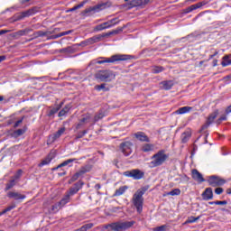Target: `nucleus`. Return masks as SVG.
<instances>
[{
  "label": "nucleus",
  "instance_id": "f257e3e1",
  "mask_svg": "<svg viewBox=\"0 0 231 231\" xmlns=\"http://www.w3.org/2000/svg\"><path fill=\"white\" fill-rule=\"evenodd\" d=\"M149 190V187H143L139 189L132 198V203L135 207L138 214H142L143 210V194Z\"/></svg>",
  "mask_w": 231,
  "mask_h": 231
},
{
  "label": "nucleus",
  "instance_id": "f03ea898",
  "mask_svg": "<svg viewBox=\"0 0 231 231\" xmlns=\"http://www.w3.org/2000/svg\"><path fill=\"white\" fill-rule=\"evenodd\" d=\"M103 60H94L90 62V64L95 65V64H113L115 62H120L124 60H129L131 59V56L127 54H116L111 56L110 58H101Z\"/></svg>",
  "mask_w": 231,
  "mask_h": 231
},
{
  "label": "nucleus",
  "instance_id": "7ed1b4c3",
  "mask_svg": "<svg viewBox=\"0 0 231 231\" xmlns=\"http://www.w3.org/2000/svg\"><path fill=\"white\" fill-rule=\"evenodd\" d=\"M168 159L169 155L165 153V150H160L157 153L152 156V161L148 163V167H150V169L160 167V165H163Z\"/></svg>",
  "mask_w": 231,
  "mask_h": 231
},
{
  "label": "nucleus",
  "instance_id": "20e7f679",
  "mask_svg": "<svg viewBox=\"0 0 231 231\" xmlns=\"http://www.w3.org/2000/svg\"><path fill=\"white\" fill-rule=\"evenodd\" d=\"M134 221H125V222H115L111 224H107L102 226V230H113V231H124L127 230V228H131L134 225Z\"/></svg>",
  "mask_w": 231,
  "mask_h": 231
},
{
  "label": "nucleus",
  "instance_id": "39448f33",
  "mask_svg": "<svg viewBox=\"0 0 231 231\" xmlns=\"http://www.w3.org/2000/svg\"><path fill=\"white\" fill-rule=\"evenodd\" d=\"M116 75L113 70L110 69H102L98 70L95 74V79L97 80H100V82H111V80H115Z\"/></svg>",
  "mask_w": 231,
  "mask_h": 231
},
{
  "label": "nucleus",
  "instance_id": "423d86ee",
  "mask_svg": "<svg viewBox=\"0 0 231 231\" xmlns=\"http://www.w3.org/2000/svg\"><path fill=\"white\" fill-rule=\"evenodd\" d=\"M106 8H109V3H101L92 7H88L82 12V14L86 15L87 14H91V12L93 14H97V12H100L101 10H106Z\"/></svg>",
  "mask_w": 231,
  "mask_h": 231
},
{
  "label": "nucleus",
  "instance_id": "0eeeda50",
  "mask_svg": "<svg viewBox=\"0 0 231 231\" xmlns=\"http://www.w3.org/2000/svg\"><path fill=\"white\" fill-rule=\"evenodd\" d=\"M208 183L210 187H223L226 180L217 175H212L208 177Z\"/></svg>",
  "mask_w": 231,
  "mask_h": 231
},
{
  "label": "nucleus",
  "instance_id": "6e6552de",
  "mask_svg": "<svg viewBox=\"0 0 231 231\" xmlns=\"http://www.w3.org/2000/svg\"><path fill=\"white\" fill-rule=\"evenodd\" d=\"M124 176L133 178L134 180H142L143 178V172L138 169H135L125 171Z\"/></svg>",
  "mask_w": 231,
  "mask_h": 231
},
{
  "label": "nucleus",
  "instance_id": "1a4fd4ad",
  "mask_svg": "<svg viewBox=\"0 0 231 231\" xmlns=\"http://www.w3.org/2000/svg\"><path fill=\"white\" fill-rule=\"evenodd\" d=\"M132 147H133V143L126 141L120 144V151L125 156H129V154L133 152V150L131 149Z\"/></svg>",
  "mask_w": 231,
  "mask_h": 231
},
{
  "label": "nucleus",
  "instance_id": "9d476101",
  "mask_svg": "<svg viewBox=\"0 0 231 231\" xmlns=\"http://www.w3.org/2000/svg\"><path fill=\"white\" fill-rule=\"evenodd\" d=\"M91 171V166L87 165L85 167H82L78 172H76L70 179V181H77L80 176H83V174H86V172H89Z\"/></svg>",
  "mask_w": 231,
  "mask_h": 231
},
{
  "label": "nucleus",
  "instance_id": "9b49d317",
  "mask_svg": "<svg viewBox=\"0 0 231 231\" xmlns=\"http://www.w3.org/2000/svg\"><path fill=\"white\" fill-rule=\"evenodd\" d=\"M217 115H219V110H215L208 116L206 124L202 125V131H204V129H208L210 126V125L214 123V120L217 118Z\"/></svg>",
  "mask_w": 231,
  "mask_h": 231
},
{
  "label": "nucleus",
  "instance_id": "f8f14e48",
  "mask_svg": "<svg viewBox=\"0 0 231 231\" xmlns=\"http://www.w3.org/2000/svg\"><path fill=\"white\" fill-rule=\"evenodd\" d=\"M191 178L194 180V181H197V183H204L205 181L203 174H201V172L196 169L191 171Z\"/></svg>",
  "mask_w": 231,
  "mask_h": 231
},
{
  "label": "nucleus",
  "instance_id": "ddd939ff",
  "mask_svg": "<svg viewBox=\"0 0 231 231\" xmlns=\"http://www.w3.org/2000/svg\"><path fill=\"white\" fill-rule=\"evenodd\" d=\"M82 185L83 183L79 181L77 183L74 184L73 187H71L69 191H67V194H69V196L71 198L72 196H75V194H77V192H79V190H80L82 189Z\"/></svg>",
  "mask_w": 231,
  "mask_h": 231
},
{
  "label": "nucleus",
  "instance_id": "4468645a",
  "mask_svg": "<svg viewBox=\"0 0 231 231\" xmlns=\"http://www.w3.org/2000/svg\"><path fill=\"white\" fill-rule=\"evenodd\" d=\"M149 4V0H131L128 3L129 8H134L136 6H145Z\"/></svg>",
  "mask_w": 231,
  "mask_h": 231
},
{
  "label": "nucleus",
  "instance_id": "2eb2a0df",
  "mask_svg": "<svg viewBox=\"0 0 231 231\" xmlns=\"http://www.w3.org/2000/svg\"><path fill=\"white\" fill-rule=\"evenodd\" d=\"M214 191H212V188H207L202 193V199L204 201H209V199H213Z\"/></svg>",
  "mask_w": 231,
  "mask_h": 231
},
{
  "label": "nucleus",
  "instance_id": "dca6fc26",
  "mask_svg": "<svg viewBox=\"0 0 231 231\" xmlns=\"http://www.w3.org/2000/svg\"><path fill=\"white\" fill-rule=\"evenodd\" d=\"M7 197H9L12 199H15L16 201H19V199H26V195H23L15 191H9L7 193Z\"/></svg>",
  "mask_w": 231,
  "mask_h": 231
},
{
  "label": "nucleus",
  "instance_id": "f3484780",
  "mask_svg": "<svg viewBox=\"0 0 231 231\" xmlns=\"http://www.w3.org/2000/svg\"><path fill=\"white\" fill-rule=\"evenodd\" d=\"M37 12H39V7H33L26 12L22 13L18 19L21 20L24 19V17H30V15L37 14Z\"/></svg>",
  "mask_w": 231,
  "mask_h": 231
},
{
  "label": "nucleus",
  "instance_id": "a211bd4d",
  "mask_svg": "<svg viewBox=\"0 0 231 231\" xmlns=\"http://www.w3.org/2000/svg\"><path fill=\"white\" fill-rule=\"evenodd\" d=\"M73 162H77V159H68V160L64 161L63 162H61L57 167L52 168V171H58V169L66 167L67 165H69V167H71V163H73Z\"/></svg>",
  "mask_w": 231,
  "mask_h": 231
},
{
  "label": "nucleus",
  "instance_id": "6ab92c4d",
  "mask_svg": "<svg viewBox=\"0 0 231 231\" xmlns=\"http://www.w3.org/2000/svg\"><path fill=\"white\" fill-rule=\"evenodd\" d=\"M104 37H106V35L103 34H97L96 36H93L91 38H88V44H96V42H100V41H102L104 39Z\"/></svg>",
  "mask_w": 231,
  "mask_h": 231
},
{
  "label": "nucleus",
  "instance_id": "aec40b11",
  "mask_svg": "<svg viewBox=\"0 0 231 231\" xmlns=\"http://www.w3.org/2000/svg\"><path fill=\"white\" fill-rule=\"evenodd\" d=\"M65 131H66L65 127H62L60 130H58L53 135L50 136L51 142H55V140H57L58 138H60V136L64 134Z\"/></svg>",
  "mask_w": 231,
  "mask_h": 231
},
{
  "label": "nucleus",
  "instance_id": "412c9836",
  "mask_svg": "<svg viewBox=\"0 0 231 231\" xmlns=\"http://www.w3.org/2000/svg\"><path fill=\"white\" fill-rule=\"evenodd\" d=\"M192 111V106H182L175 111V115H186V113H190Z\"/></svg>",
  "mask_w": 231,
  "mask_h": 231
},
{
  "label": "nucleus",
  "instance_id": "4be33fe9",
  "mask_svg": "<svg viewBox=\"0 0 231 231\" xmlns=\"http://www.w3.org/2000/svg\"><path fill=\"white\" fill-rule=\"evenodd\" d=\"M190 136H192L190 130L183 132L180 136L182 143H187L188 140H190Z\"/></svg>",
  "mask_w": 231,
  "mask_h": 231
},
{
  "label": "nucleus",
  "instance_id": "5701e85b",
  "mask_svg": "<svg viewBox=\"0 0 231 231\" xmlns=\"http://www.w3.org/2000/svg\"><path fill=\"white\" fill-rule=\"evenodd\" d=\"M134 136L140 142H150L149 137H147L143 132H138V133L134 134Z\"/></svg>",
  "mask_w": 231,
  "mask_h": 231
},
{
  "label": "nucleus",
  "instance_id": "b1692460",
  "mask_svg": "<svg viewBox=\"0 0 231 231\" xmlns=\"http://www.w3.org/2000/svg\"><path fill=\"white\" fill-rule=\"evenodd\" d=\"M161 85L162 86V89H172V86H174V81L173 80H166L161 82Z\"/></svg>",
  "mask_w": 231,
  "mask_h": 231
},
{
  "label": "nucleus",
  "instance_id": "393cba45",
  "mask_svg": "<svg viewBox=\"0 0 231 231\" xmlns=\"http://www.w3.org/2000/svg\"><path fill=\"white\" fill-rule=\"evenodd\" d=\"M26 133V130L24 129H18L14 131L13 133L10 134L12 138H19V136H23Z\"/></svg>",
  "mask_w": 231,
  "mask_h": 231
},
{
  "label": "nucleus",
  "instance_id": "a878e982",
  "mask_svg": "<svg viewBox=\"0 0 231 231\" xmlns=\"http://www.w3.org/2000/svg\"><path fill=\"white\" fill-rule=\"evenodd\" d=\"M89 120H91V116H89V115L85 116L79 121V123L77 125V129H80V126H81V125H84V124L89 123Z\"/></svg>",
  "mask_w": 231,
  "mask_h": 231
},
{
  "label": "nucleus",
  "instance_id": "bb28decb",
  "mask_svg": "<svg viewBox=\"0 0 231 231\" xmlns=\"http://www.w3.org/2000/svg\"><path fill=\"white\" fill-rule=\"evenodd\" d=\"M52 160H53V155L50 153L47 156V158L42 161V162L39 164V167H44V165H48Z\"/></svg>",
  "mask_w": 231,
  "mask_h": 231
},
{
  "label": "nucleus",
  "instance_id": "cd10ccee",
  "mask_svg": "<svg viewBox=\"0 0 231 231\" xmlns=\"http://www.w3.org/2000/svg\"><path fill=\"white\" fill-rule=\"evenodd\" d=\"M72 32H73L72 30H70V31H66V32H60V33H59V34L51 36L50 39H59V38H60V37H64V35H69V33H72Z\"/></svg>",
  "mask_w": 231,
  "mask_h": 231
},
{
  "label": "nucleus",
  "instance_id": "c85d7f7f",
  "mask_svg": "<svg viewBox=\"0 0 231 231\" xmlns=\"http://www.w3.org/2000/svg\"><path fill=\"white\" fill-rule=\"evenodd\" d=\"M127 189H129V187L127 186H122L119 189H117L114 194V196H122V194H124L125 192V190H127Z\"/></svg>",
  "mask_w": 231,
  "mask_h": 231
},
{
  "label": "nucleus",
  "instance_id": "c756f323",
  "mask_svg": "<svg viewBox=\"0 0 231 231\" xmlns=\"http://www.w3.org/2000/svg\"><path fill=\"white\" fill-rule=\"evenodd\" d=\"M142 151L143 152H151V151H154V145L146 143V144L143 145Z\"/></svg>",
  "mask_w": 231,
  "mask_h": 231
},
{
  "label": "nucleus",
  "instance_id": "7c9ffc66",
  "mask_svg": "<svg viewBox=\"0 0 231 231\" xmlns=\"http://www.w3.org/2000/svg\"><path fill=\"white\" fill-rule=\"evenodd\" d=\"M70 199H71V197L68 193H66L64 198H62L61 200L60 201V205H61V207H64V205H67V203H69Z\"/></svg>",
  "mask_w": 231,
  "mask_h": 231
},
{
  "label": "nucleus",
  "instance_id": "2f4dec72",
  "mask_svg": "<svg viewBox=\"0 0 231 231\" xmlns=\"http://www.w3.org/2000/svg\"><path fill=\"white\" fill-rule=\"evenodd\" d=\"M91 228H93V223L86 224L81 227L76 229L75 231H88V230H91Z\"/></svg>",
  "mask_w": 231,
  "mask_h": 231
},
{
  "label": "nucleus",
  "instance_id": "473e14b6",
  "mask_svg": "<svg viewBox=\"0 0 231 231\" xmlns=\"http://www.w3.org/2000/svg\"><path fill=\"white\" fill-rule=\"evenodd\" d=\"M181 194V189H174L171 191H169L166 193V196H180Z\"/></svg>",
  "mask_w": 231,
  "mask_h": 231
},
{
  "label": "nucleus",
  "instance_id": "72a5a7b5",
  "mask_svg": "<svg viewBox=\"0 0 231 231\" xmlns=\"http://www.w3.org/2000/svg\"><path fill=\"white\" fill-rule=\"evenodd\" d=\"M121 32H124V29L123 28H118V29L114 30L110 32L104 33L103 35H105V37H109V35H116V34L120 33Z\"/></svg>",
  "mask_w": 231,
  "mask_h": 231
},
{
  "label": "nucleus",
  "instance_id": "f704fd0d",
  "mask_svg": "<svg viewBox=\"0 0 231 231\" xmlns=\"http://www.w3.org/2000/svg\"><path fill=\"white\" fill-rule=\"evenodd\" d=\"M223 68H226V66H230L231 64V60L228 58V56H224L223 57V61L221 62Z\"/></svg>",
  "mask_w": 231,
  "mask_h": 231
},
{
  "label": "nucleus",
  "instance_id": "c9c22d12",
  "mask_svg": "<svg viewBox=\"0 0 231 231\" xmlns=\"http://www.w3.org/2000/svg\"><path fill=\"white\" fill-rule=\"evenodd\" d=\"M15 187V179H11L10 181L5 185V190H10Z\"/></svg>",
  "mask_w": 231,
  "mask_h": 231
},
{
  "label": "nucleus",
  "instance_id": "e433bc0d",
  "mask_svg": "<svg viewBox=\"0 0 231 231\" xmlns=\"http://www.w3.org/2000/svg\"><path fill=\"white\" fill-rule=\"evenodd\" d=\"M86 3H88V0H84L83 2H81L80 4H79L78 5L70 8L69 10V12H75V10H79V8H82L84 6V5H86Z\"/></svg>",
  "mask_w": 231,
  "mask_h": 231
},
{
  "label": "nucleus",
  "instance_id": "4c0bfd02",
  "mask_svg": "<svg viewBox=\"0 0 231 231\" xmlns=\"http://www.w3.org/2000/svg\"><path fill=\"white\" fill-rule=\"evenodd\" d=\"M60 208H62V205L60 202H58L51 207V212L52 213L59 212Z\"/></svg>",
  "mask_w": 231,
  "mask_h": 231
},
{
  "label": "nucleus",
  "instance_id": "58836bf2",
  "mask_svg": "<svg viewBox=\"0 0 231 231\" xmlns=\"http://www.w3.org/2000/svg\"><path fill=\"white\" fill-rule=\"evenodd\" d=\"M70 109L69 105H67L63 109H61L59 114L58 116H64V115H66V113H69Z\"/></svg>",
  "mask_w": 231,
  "mask_h": 231
},
{
  "label": "nucleus",
  "instance_id": "ea45409f",
  "mask_svg": "<svg viewBox=\"0 0 231 231\" xmlns=\"http://www.w3.org/2000/svg\"><path fill=\"white\" fill-rule=\"evenodd\" d=\"M113 24L109 23V22H106L97 26V30H106V28H111Z\"/></svg>",
  "mask_w": 231,
  "mask_h": 231
},
{
  "label": "nucleus",
  "instance_id": "a19ab883",
  "mask_svg": "<svg viewBox=\"0 0 231 231\" xmlns=\"http://www.w3.org/2000/svg\"><path fill=\"white\" fill-rule=\"evenodd\" d=\"M50 32L38 31L34 32V37H44L46 35H50Z\"/></svg>",
  "mask_w": 231,
  "mask_h": 231
},
{
  "label": "nucleus",
  "instance_id": "79ce46f5",
  "mask_svg": "<svg viewBox=\"0 0 231 231\" xmlns=\"http://www.w3.org/2000/svg\"><path fill=\"white\" fill-rule=\"evenodd\" d=\"M106 116L104 115V112L103 111H99L98 114H97L94 117V122H98V120H102V118Z\"/></svg>",
  "mask_w": 231,
  "mask_h": 231
},
{
  "label": "nucleus",
  "instance_id": "37998d69",
  "mask_svg": "<svg viewBox=\"0 0 231 231\" xmlns=\"http://www.w3.org/2000/svg\"><path fill=\"white\" fill-rule=\"evenodd\" d=\"M59 109H60V106L51 108L48 114V116H53V115L59 112Z\"/></svg>",
  "mask_w": 231,
  "mask_h": 231
},
{
  "label": "nucleus",
  "instance_id": "c03bdc74",
  "mask_svg": "<svg viewBox=\"0 0 231 231\" xmlns=\"http://www.w3.org/2000/svg\"><path fill=\"white\" fill-rule=\"evenodd\" d=\"M21 176H23V170H18L17 172L14 174V176L12 177V179L14 180L15 181L16 180H19Z\"/></svg>",
  "mask_w": 231,
  "mask_h": 231
},
{
  "label": "nucleus",
  "instance_id": "a18cd8bd",
  "mask_svg": "<svg viewBox=\"0 0 231 231\" xmlns=\"http://www.w3.org/2000/svg\"><path fill=\"white\" fill-rule=\"evenodd\" d=\"M162 71H163V67L161 66L153 67L152 69V73H162Z\"/></svg>",
  "mask_w": 231,
  "mask_h": 231
},
{
  "label": "nucleus",
  "instance_id": "49530a36",
  "mask_svg": "<svg viewBox=\"0 0 231 231\" xmlns=\"http://www.w3.org/2000/svg\"><path fill=\"white\" fill-rule=\"evenodd\" d=\"M15 208V206H9L5 209H4L1 213L0 216H3V214H6V212H10V210H14Z\"/></svg>",
  "mask_w": 231,
  "mask_h": 231
},
{
  "label": "nucleus",
  "instance_id": "de8ad7c7",
  "mask_svg": "<svg viewBox=\"0 0 231 231\" xmlns=\"http://www.w3.org/2000/svg\"><path fill=\"white\" fill-rule=\"evenodd\" d=\"M199 219V217H190L186 220V224L187 223H196V221H198Z\"/></svg>",
  "mask_w": 231,
  "mask_h": 231
},
{
  "label": "nucleus",
  "instance_id": "09e8293b",
  "mask_svg": "<svg viewBox=\"0 0 231 231\" xmlns=\"http://www.w3.org/2000/svg\"><path fill=\"white\" fill-rule=\"evenodd\" d=\"M205 2H199L198 4L193 5L194 10H198V8H201V6H205Z\"/></svg>",
  "mask_w": 231,
  "mask_h": 231
},
{
  "label": "nucleus",
  "instance_id": "8fccbe9b",
  "mask_svg": "<svg viewBox=\"0 0 231 231\" xmlns=\"http://www.w3.org/2000/svg\"><path fill=\"white\" fill-rule=\"evenodd\" d=\"M165 230H167V226L166 225L157 226L153 229V231H165Z\"/></svg>",
  "mask_w": 231,
  "mask_h": 231
},
{
  "label": "nucleus",
  "instance_id": "3c124183",
  "mask_svg": "<svg viewBox=\"0 0 231 231\" xmlns=\"http://www.w3.org/2000/svg\"><path fill=\"white\" fill-rule=\"evenodd\" d=\"M193 10H195L194 5H190L183 10V14H190V12H193Z\"/></svg>",
  "mask_w": 231,
  "mask_h": 231
},
{
  "label": "nucleus",
  "instance_id": "603ef678",
  "mask_svg": "<svg viewBox=\"0 0 231 231\" xmlns=\"http://www.w3.org/2000/svg\"><path fill=\"white\" fill-rule=\"evenodd\" d=\"M106 88V84H101V85H97L95 87V89H97V91H102V89Z\"/></svg>",
  "mask_w": 231,
  "mask_h": 231
},
{
  "label": "nucleus",
  "instance_id": "864d4df0",
  "mask_svg": "<svg viewBox=\"0 0 231 231\" xmlns=\"http://www.w3.org/2000/svg\"><path fill=\"white\" fill-rule=\"evenodd\" d=\"M87 134H88V131L84 130L83 132L78 134V135H77L76 138H77L78 140L80 139V138H83Z\"/></svg>",
  "mask_w": 231,
  "mask_h": 231
},
{
  "label": "nucleus",
  "instance_id": "5fc2aeb1",
  "mask_svg": "<svg viewBox=\"0 0 231 231\" xmlns=\"http://www.w3.org/2000/svg\"><path fill=\"white\" fill-rule=\"evenodd\" d=\"M23 120H24V116H23L20 120L14 123V129L17 128L18 125H21V124H23Z\"/></svg>",
  "mask_w": 231,
  "mask_h": 231
},
{
  "label": "nucleus",
  "instance_id": "6e6d98bb",
  "mask_svg": "<svg viewBox=\"0 0 231 231\" xmlns=\"http://www.w3.org/2000/svg\"><path fill=\"white\" fill-rule=\"evenodd\" d=\"M30 32V29H25V30H21L18 32V35H26V33H28Z\"/></svg>",
  "mask_w": 231,
  "mask_h": 231
},
{
  "label": "nucleus",
  "instance_id": "4d7b16f0",
  "mask_svg": "<svg viewBox=\"0 0 231 231\" xmlns=\"http://www.w3.org/2000/svg\"><path fill=\"white\" fill-rule=\"evenodd\" d=\"M109 24H112V26H115V24H118V18H114L110 21H108Z\"/></svg>",
  "mask_w": 231,
  "mask_h": 231
},
{
  "label": "nucleus",
  "instance_id": "13d9d810",
  "mask_svg": "<svg viewBox=\"0 0 231 231\" xmlns=\"http://www.w3.org/2000/svg\"><path fill=\"white\" fill-rule=\"evenodd\" d=\"M223 192H224L223 188H219V186H218V188H217V189H215V194H217L218 196H219L220 194H223Z\"/></svg>",
  "mask_w": 231,
  "mask_h": 231
},
{
  "label": "nucleus",
  "instance_id": "bf43d9fd",
  "mask_svg": "<svg viewBox=\"0 0 231 231\" xmlns=\"http://www.w3.org/2000/svg\"><path fill=\"white\" fill-rule=\"evenodd\" d=\"M79 46H82V47H84V46H90L89 41L87 39V40L81 42L79 43Z\"/></svg>",
  "mask_w": 231,
  "mask_h": 231
},
{
  "label": "nucleus",
  "instance_id": "052dcab7",
  "mask_svg": "<svg viewBox=\"0 0 231 231\" xmlns=\"http://www.w3.org/2000/svg\"><path fill=\"white\" fill-rule=\"evenodd\" d=\"M227 201L226 200H224V201H215V205H227Z\"/></svg>",
  "mask_w": 231,
  "mask_h": 231
},
{
  "label": "nucleus",
  "instance_id": "680f3d73",
  "mask_svg": "<svg viewBox=\"0 0 231 231\" xmlns=\"http://www.w3.org/2000/svg\"><path fill=\"white\" fill-rule=\"evenodd\" d=\"M230 113H231V105L227 106L226 109V115H230Z\"/></svg>",
  "mask_w": 231,
  "mask_h": 231
},
{
  "label": "nucleus",
  "instance_id": "e2e57ef3",
  "mask_svg": "<svg viewBox=\"0 0 231 231\" xmlns=\"http://www.w3.org/2000/svg\"><path fill=\"white\" fill-rule=\"evenodd\" d=\"M32 0H20L21 5H24L26 3H30Z\"/></svg>",
  "mask_w": 231,
  "mask_h": 231
},
{
  "label": "nucleus",
  "instance_id": "0e129e2a",
  "mask_svg": "<svg viewBox=\"0 0 231 231\" xmlns=\"http://www.w3.org/2000/svg\"><path fill=\"white\" fill-rule=\"evenodd\" d=\"M4 33H8V31L6 30L0 31V35H4Z\"/></svg>",
  "mask_w": 231,
  "mask_h": 231
},
{
  "label": "nucleus",
  "instance_id": "69168bd1",
  "mask_svg": "<svg viewBox=\"0 0 231 231\" xmlns=\"http://www.w3.org/2000/svg\"><path fill=\"white\" fill-rule=\"evenodd\" d=\"M220 120H222V122L225 121V120H226V116H220Z\"/></svg>",
  "mask_w": 231,
  "mask_h": 231
},
{
  "label": "nucleus",
  "instance_id": "338daca9",
  "mask_svg": "<svg viewBox=\"0 0 231 231\" xmlns=\"http://www.w3.org/2000/svg\"><path fill=\"white\" fill-rule=\"evenodd\" d=\"M213 66H214V67L217 66V60H213Z\"/></svg>",
  "mask_w": 231,
  "mask_h": 231
},
{
  "label": "nucleus",
  "instance_id": "774afa93",
  "mask_svg": "<svg viewBox=\"0 0 231 231\" xmlns=\"http://www.w3.org/2000/svg\"><path fill=\"white\" fill-rule=\"evenodd\" d=\"M226 194H231V188L226 189Z\"/></svg>",
  "mask_w": 231,
  "mask_h": 231
}]
</instances>
